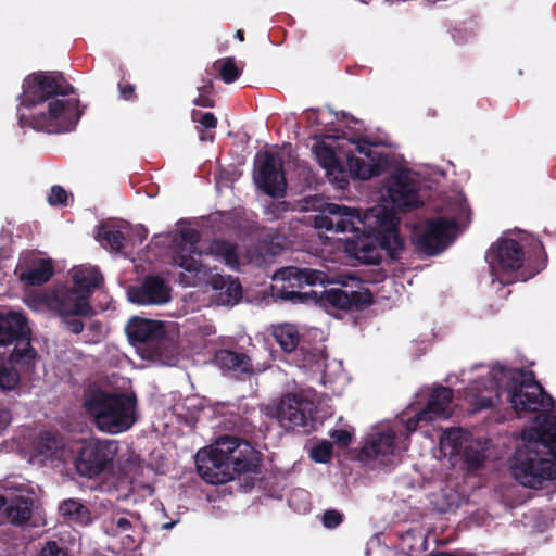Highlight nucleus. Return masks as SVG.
I'll return each instance as SVG.
<instances>
[{
  "label": "nucleus",
  "mask_w": 556,
  "mask_h": 556,
  "mask_svg": "<svg viewBox=\"0 0 556 556\" xmlns=\"http://www.w3.org/2000/svg\"><path fill=\"white\" fill-rule=\"evenodd\" d=\"M479 405L481 408H489L494 406V401L492 397H481L479 400Z\"/></svg>",
  "instance_id": "obj_52"
},
{
  "label": "nucleus",
  "mask_w": 556,
  "mask_h": 556,
  "mask_svg": "<svg viewBox=\"0 0 556 556\" xmlns=\"http://www.w3.org/2000/svg\"><path fill=\"white\" fill-rule=\"evenodd\" d=\"M316 157L319 165L326 169L328 179L336 182L338 188L344 189L349 182L345 178L344 167L336 152L323 143L316 148Z\"/></svg>",
  "instance_id": "obj_24"
},
{
  "label": "nucleus",
  "mask_w": 556,
  "mask_h": 556,
  "mask_svg": "<svg viewBox=\"0 0 556 556\" xmlns=\"http://www.w3.org/2000/svg\"><path fill=\"white\" fill-rule=\"evenodd\" d=\"M137 399L134 394L92 393L85 402L87 413L93 417L97 428L106 433H121L135 422Z\"/></svg>",
  "instance_id": "obj_5"
},
{
  "label": "nucleus",
  "mask_w": 556,
  "mask_h": 556,
  "mask_svg": "<svg viewBox=\"0 0 556 556\" xmlns=\"http://www.w3.org/2000/svg\"><path fill=\"white\" fill-rule=\"evenodd\" d=\"M544 266H545L544 264L536 266L528 277H522V280H527L528 278L535 276L544 268Z\"/></svg>",
  "instance_id": "obj_54"
},
{
  "label": "nucleus",
  "mask_w": 556,
  "mask_h": 556,
  "mask_svg": "<svg viewBox=\"0 0 556 556\" xmlns=\"http://www.w3.org/2000/svg\"><path fill=\"white\" fill-rule=\"evenodd\" d=\"M68 201V192L61 186L54 185L51 187L50 194L48 195V202L51 205H63L66 206Z\"/></svg>",
  "instance_id": "obj_42"
},
{
  "label": "nucleus",
  "mask_w": 556,
  "mask_h": 556,
  "mask_svg": "<svg viewBox=\"0 0 556 556\" xmlns=\"http://www.w3.org/2000/svg\"><path fill=\"white\" fill-rule=\"evenodd\" d=\"M273 295L281 301L292 304L324 303L341 311H363L374 303L372 293L368 288L358 286L357 290H343L331 288L320 295L316 291L302 292L305 286L329 283L328 275L324 270L308 267L288 266L278 269L273 276Z\"/></svg>",
  "instance_id": "obj_2"
},
{
  "label": "nucleus",
  "mask_w": 556,
  "mask_h": 556,
  "mask_svg": "<svg viewBox=\"0 0 556 556\" xmlns=\"http://www.w3.org/2000/svg\"><path fill=\"white\" fill-rule=\"evenodd\" d=\"M387 192L393 205L403 212H410L422 205L417 184L406 169L396 170L387 182Z\"/></svg>",
  "instance_id": "obj_15"
},
{
  "label": "nucleus",
  "mask_w": 556,
  "mask_h": 556,
  "mask_svg": "<svg viewBox=\"0 0 556 556\" xmlns=\"http://www.w3.org/2000/svg\"><path fill=\"white\" fill-rule=\"evenodd\" d=\"M119 98L125 101H135L137 99L136 86L127 81H119L118 85Z\"/></svg>",
  "instance_id": "obj_47"
},
{
  "label": "nucleus",
  "mask_w": 556,
  "mask_h": 556,
  "mask_svg": "<svg viewBox=\"0 0 556 556\" xmlns=\"http://www.w3.org/2000/svg\"><path fill=\"white\" fill-rule=\"evenodd\" d=\"M9 502L10 500H8L4 495H0V511H4L5 515Z\"/></svg>",
  "instance_id": "obj_53"
},
{
  "label": "nucleus",
  "mask_w": 556,
  "mask_h": 556,
  "mask_svg": "<svg viewBox=\"0 0 556 556\" xmlns=\"http://www.w3.org/2000/svg\"><path fill=\"white\" fill-rule=\"evenodd\" d=\"M343 521V515L336 509H328L323 515V525L328 529L338 527Z\"/></svg>",
  "instance_id": "obj_45"
},
{
  "label": "nucleus",
  "mask_w": 556,
  "mask_h": 556,
  "mask_svg": "<svg viewBox=\"0 0 556 556\" xmlns=\"http://www.w3.org/2000/svg\"><path fill=\"white\" fill-rule=\"evenodd\" d=\"M235 37H236L239 41L243 42V41H244V31H243L242 29H238V30L236 31V34H235Z\"/></svg>",
  "instance_id": "obj_55"
},
{
  "label": "nucleus",
  "mask_w": 556,
  "mask_h": 556,
  "mask_svg": "<svg viewBox=\"0 0 556 556\" xmlns=\"http://www.w3.org/2000/svg\"><path fill=\"white\" fill-rule=\"evenodd\" d=\"M525 260L522 243L511 238H500L485 253L491 274L505 286L517 281Z\"/></svg>",
  "instance_id": "obj_10"
},
{
  "label": "nucleus",
  "mask_w": 556,
  "mask_h": 556,
  "mask_svg": "<svg viewBox=\"0 0 556 556\" xmlns=\"http://www.w3.org/2000/svg\"><path fill=\"white\" fill-rule=\"evenodd\" d=\"M462 454L469 470L479 469L485 460L484 447L479 441L467 443L462 447Z\"/></svg>",
  "instance_id": "obj_34"
},
{
  "label": "nucleus",
  "mask_w": 556,
  "mask_h": 556,
  "mask_svg": "<svg viewBox=\"0 0 556 556\" xmlns=\"http://www.w3.org/2000/svg\"><path fill=\"white\" fill-rule=\"evenodd\" d=\"M357 151L364 154L368 161L356 157L353 154L346 155V165L349 173L353 178L367 180L371 177L378 176L381 173V166L376 160V154L370 146L357 144Z\"/></svg>",
  "instance_id": "obj_22"
},
{
  "label": "nucleus",
  "mask_w": 556,
  "mask_h": 556,
  "mask_svg": "<svg viewBox=\"0 0 556 556\" xmlns=\"http://www.w3.org/2000/svg\"><path fill=\"white\" fill-rule=\"evenodd\" d=\"M50 306L60 317L63 315L91 317L96 314L86 296H81L73 288H64L56 291L50 300Z\"/></svg>",
  "instance_id": "obj_20"
},
{
  "label": "nucleus",
  "mask_w": 556,
  "mask_h": 556,
  "mask_svg": "<svg viewBox=\"0 0 556 556\" xmlns=\"http://www.w3.org/2000/svg\"><path fill=\"white\" fill-rule=\"evenodd\" d=\"M395 432H377L372 434L361 448L359 459L363 462L379 459L386 463L387 458L394 455L396 448Z\"/></svg>",
  "instance_id": "obj_21"
},
{
  "label": "nucleus",
  "mask_w": 556,
  "mask_h": 556,
  "mask_svg": "<svg viewBox=\"0 0 556 556\" xmlns=\"http://www.w3.org/2000/svg\"><path fill=\"white\" fill-rule=\"evenodd\" d=\"M103 282V276L97 267H79L73 273V289L88 300Z\"/></svg>",
  "instance_id": "obj_28"
},
{
  "label": "nucleus",
  "mask_w": 556,
  "mask_h": 556,
  "mask_svg": "<svg viewBox=\"0 0 556 556\" xmlns=\"http://www.w3.org/2000/svg\"><path fill=\"white\" fill-rule=\"evenodd\" d=\"M195 465L200 477L210 484H224L232 480L228 463L208 448L198 451Z\"/></svg>",
  "instance_id": "obj_19"
},
{
  "label": "nucleus",
  "mask_w": 556,
  "mask_h": 556,
  "mask_svg": "<svg viewBox=\"0 0 556 556\" xmlns=\"http://www.w3.org/2000/svg\"><path fill=\"white\" fill-rule=\"evenodd\" d=\"M241 441L242 439L237 437L223 435L216 440L215 445L210 447L208 451L213 452L214 454H218L220 458L228 462L232 455V452L237 450L239 442Z\"/></svg>",
  "instance_id": "obj_35"
},
{
  "label": "nucleus",
  "mask_w": 556,
  "mask_h": 556,
  "mask_svg": "<svg viewBox=\"0 0 556 556\" xmlns=\"http://www.w3.org/2000/svg\"><path fill=\"white\" fill-rule=\"evenodd\" d=\"M200 139H201V140H204V139H205V138H204V134H203V132L201 134Z\"/></svg>",
  "instance_id": "obj_59"
},
{
  "label": "nucleus",
  "mask_w": 556,
  "mask_h": 556,
  "mask_svg": "<svg viewBox=\"0 0 556 556\" xmlns=\"http://www.w3.org/2000/svg\"><path fill=\"white\" fill-rule=\"evenodd\" d=\"M330 438L341 447H346L352 442V433L345 429H336L331 431Z\"/></svg>",
  "instance_id": "obj_46"
},
{
  "label": "nucleus",
  "mask_w": 556,
  "mask_h": 556,
  "mask_svg": "<svg viewBox=\"0 0 556 556\" xmlns=\"http://www.w3.org/2000/svg\"><path fill=\"white\" fill-rule=\"evenodd\" d=\"M457 223L455 219L434 217L426 220L421 231L413 237V243L419 253L428 256L443 252L454 240Z\"/></svg>",
  "instance_id": "obj_13"
},
{
  "label": "nucleus",
  "mask_w": 556,
  "mask_h": 556,
  "mask_svg": "<svg viewBox=\"0 0 556 556\" xmlns=\"http://www.w3.org/2000/svg\"><path fill=\"white\" fill-rule=\"evenodd\" d=\"M333 446L330 441L323 440L311 448L309 457L319 464H327L331 460Z\"/></svg>",
  "instance_id": "obj_37"
},
{
  "label": "nucleus",
  "mask_w": 556,
  "mask_h": 556,
  "mask_svg": "<svg viewBox=\"0 0 556 556\" xmlns=\"http://www.w3.org/2000/svg\"><path fill=\"white\" fill-rule=\"evenodd\" d=\"M78 315H63L62 323L64 324L65 328L74 334H79L83 332L85 325L84 323L76 318Z\"/></svg>",
  "instance_id": "obj_44"
},
{
  "label": "nucleus",
  "mask_w": 556,
  "mask_h": 556,
  "mask_svg": "<svg viewBox=\"0 0 556 556\" xmlns=\"http://www.w3.org/2000/svg\"><path fill=\"white\" fill-rule=\"evenodd\" d=\"M7 364L2 358H0V389L2 391H12L15 390L21 381L22 375H31L33 371L24 372L18 365L11 364L8 361Z\"/></svg>",
  "instance_id": "obj_31"
},
{
  "label": "nucleus",
  "mask_w": 556,
  "mask_h": 556,
  "mask_svg": "<svg viewBox=\"0 0 556 556\" xmlns=\"http://www.w3.org/2000/svg\"><path fill=\"white\" fill-rule=\"evenodd\" d=\"M176 262L186 271L180 274L184 286L210 285L218 292L217 301L223 305H233L241 300L242 287L238 278L214 274L212 268L194 256L179 255Z\"/></svg>",
  "instance_id": "obj_7"
},
{
  "label": "nucleus",
  "mask_w": 556,
  "mask_h": 556,
  "mask_svg": "<svg viewBox=\"0 0 556 556\" xmlns=\"http://www.w3.org/2000/svg\"><path fill=\"white\" fill-rule=\"evenodd\" d=\"M200 237H201L200 232L194 228H185V229L180 230L181 240L185 243L190 244V247H191L190 254H185L186 256H193L192 254L195 253V244L200 241ZM180 254H177L174 258L176 264H177L176 258Z\"/></svg>",
  "instance_id": "obj_40"
},
{
  "label": "nucleus",
  "mask_w": 556,
  "mask_h": 556,
  "mask_svg": "<svg viewBox=\"0 0 556 556\" xmlns=\"http://www.w3.org/2000/svg\"><path fill=\"white\" fill-rule=\"evenodd\" d=\"M193 104L197 106L202 108H214L215 106V100L212 99L211 96L207 94H199L194 100Z\"/></svg>",
  "instance_id": "obj_48"
},
{
  "label": "nucleus",
  "mask_w": 556,
  "mask_h": 556,
  "mask_svg": "<svg viewBox=\"0 0 556 556\" xmlns=\"http://www.w3.org/2000/svg\"><path fill=\"white\" fill-rule=\"evenodd\" d=\"M191 118L194 123H199L203 128L214 129L217 127V118L211 112H201L199 110H193L191 113Z\"/></svg>",
  "instance_id": "obj_39"
},
{
  "label": "nucleus",
  "mask_w": 556,
  "mask_h": 556,
  "mask_svg": "<svg viewBox=\"0 0 556 556\" xmlns=\"http://www.w3.org/2000/svg\"><path fill=\"white\" fill-rule=\"evenodd\" d=\"M117 453V441L91 438L83 442L75 459V468L81 477L98 478L112 470Z\"/></svg>",
  "instance_id": "obj_11"
},
{
  "label": "nucleus",
  "mask_w": 556,
  "mask_h": 556,
  "mask_svg": "<svg viewBox=\"0 0 556 556\" xmlns=\"http://www.w3.org/2000/svg\"><path fill=\"white\" fill-rule=\"evenodd\" d=\"M173 525H174L173 522L165 523V525H164V528H170V527H173Z\"/></svg>",
  "instance_id": "obj_57"
},
{
  "label": "nucleus",
  "mask_w": 556,
  "mask_h": 556,
  "mask_svg": "<svg viewBox=\"0 0 556 556\" xmlns=\"http://www.w3.org/2000/svg\"><path fill=\"white\" fill-rule=\"evenodd\" d=\"M14 343L9 355V362L18 365L24 372L33 371L36 367L38 353L30 343V329L24 314L0 312V346Z\"/></svg>",
  "instance_id": "obj_8"
},
{
  "label": "nucleus",
  "mask_w": 556,
  "mask_h": 556,
  "mask_svg": "<svg viewBox=\"0 0 556 556\" xmlns=\"http://www.w3.org/2000/svg\"><path fill=\"white\" fill-rule=\"evenodd\" d=\"M130 302L139 305H162L170 300V287L165 280L155 275H148L140 286L128 289Z\"/></svg>",
  "instance_id": "obj_17"
},
{
  "label": "nucleus",
  "mask_w": 556,
  "mask_h": 556,
  "mask_svg": "<svg viewBox=\"0 0 556 556\" xmlns=\"http://www.w3.org/2000/svg\"><path fill=\"white\" fill-rule=\"evenodd\" d=\"M361 224L364 223L357 210L336 203L327 204L314 218L315 228L336 232H356Z\"/></svg>",
  "instance_id": "obj_16"
},
{
  "label": "nucleus",
  "mask_w": 556,
  "mask_h": 556,
  "mask_svg": "<svg viewBox=\"0 0 556 556\" xmlns=\"http://www.w3.org/2000/svg\"><path fill=\"white\" fill-rule=\"evenodd\" d=\"M227 463L232 472V480L237 475L256 472L258 468L257 452L250 442L242 439Z\"/></svg>",
  "instance_id": "obj_23"
},
{
  "label": "nucleus",
  "mask_w": 556,
  "mask_h": 556,
  "mask_svg": "<svg viewBox=\"0 0 556 556\" xmlns=\"http://www.w3.org/2000/svg\"><path fill=\"white\" fill-rule=\"evenodd\" d=\"M533 249L534 250H539L540 252H543L544 248H543V244L540 241H535Z\"/></svg>",
  "instance_id": "obj_56"
},
{
  "label": "nucleus",
  "mask_w": 556,
  "mask_h": 556,
  "mask_svg": "<svg viewBox=\"0 0 556 556\" xmlns=\"http://www.w3.org/2000/svg\"><path fill=\"white\" fill-rule=\"evenodd\" d=\"M12 420V415L9 409L0 408V434L5 430Z\"/></svg>",
  "instance_id": "obj_49"
},
{
  "label": "nucleus",
  "mask_w": 556,
  "mask_h": 556,
  "mask_svg": "<svg viewBox=\"0 0 556 556\" xmlns=\"http://www.w3.org/2000/svg\"><path fill=\"white\" fill-rule=\"evenodd\" d=\"M59 514L67 523L88 527L93 518L90 509L77 498L63 500L59 505Z\"/></svg>",
  "instance_id": "obj_26"
},
{
  "label": "nucleus",
  "mask_w": 556,
  "mask_h": 556,
  "mask_svg": "<svg viewBox=\"0 0 556 556\" xmlns=\"http://www.w3.org/2000/svg\"><path fill=\"white\" fill-rule=\"evenodd\" d=\"M273 336L281 350L286 353L294 352L300 343L299 330L291 324H282L274 327Z\"/></svg>",
  "instance_id": "obj_30"
},
{
  "label": "nucleus",
  "mask_w": 556,
  "mask_h": 556,
  "mask_svg": "<svg viewBox=\"0 0 556 556\" xmlns=\"http://www.w3.org/2000/svg\"><path fill=\"white\" fill-rule=\"evenodd\" d=\"M210 254L223 258L229 266L238 264V254L236 245L229 241L222 239H214L208 247Z\"/></svg>",
  "instance_id": "obj_32"
},
{
  "label": "nucleus",
  "mask_w": 556,
  "mask_h": 556,
  "mask_svg": "<svg viewBox=\"0 0 556 556\" xmlns=\"http://www.w3.org/2000/svg\"><path fill=\"white\" fill-rule=\"evenodd\" d=\"M103 325L100 320H94L89 325V330L101 334Z\"/></svg>",
  "instance_id": "obj_51"
},
{
  "label": "nucleus",
  "mask_w": 556,
  "mask_h": 556,
  "mask_svg": "<svg viewBox=\"0 0 556 556\" xmlns=\"http://www.w3.org/2000/svg\"><path fill=\"white\" fill-rule=\"evenodd\" d=\"M510 471L521 485L538 489L556 477V416H545L536 426L521 433Z\"/></svg>",
  "instance_id": "obj_3"
},
{
  "label": "nucleus",
  "mask_w": 556,
  "mask_h": 556,
  "mask_svg": "<svg viewBox=\"0 0 556 556\" xmlns=\"http://www.w3.org/2000/svg\"><path fill=\"white\" fill-rule=\"evenodd\" d=\"M38 556H68V549L56 541L48 540L41 545Z\"/></svg>",
  "instance_id": "obj_38"
},
{
  "label": "nucleus",
  "mask_w": 556,
  "mask_h": 556,
  "mask_svg": "<svg viewBox=\"0 0 556 556\" xmlns=\"http://www.w3.org/2000/svg\"><path fill=\"white\" fill-rule=\"evenodd\" d=\"M125 331L131 344L142 345L143 358L164 362L174 354V343L161 320L134 316L128 320Z\"/></svg>",
  "instance_id": "obj_9"
},
{
  "label": "nucleus",
  "mask_w": 556,
  "mask_h": 556,
  "mask_svg": "<svg viewBox=\"0 0 556 556\" xmlns=\"http://www.w3.org/2000/svg\"><path fill=\"white\" fill-rule=\"evenodd\" d=\"M33 505L34 501L30 497L14 496L9 502L5 517L14 526L25 525L31 518Z\"/></svg>",
  "instance_id": "obj_29"
},
{
  "label": "nucleus",
  "mask_w": 556,
  "mask_h": 556,
  "mask_svg": "<svg viewBox=\"0 0 556 556\" xmlns=\"http://www.w3.org/2000/svg\"><path fill=\"white\" fill-rule=\"evenodd\" d=\"M503 376L506 381L500 388L517 414L536 413L554 406L553 397L536 381L533 371L514 368L504 370Z\"/></svg>",
  "instance_id": "obj_6"
},
{
  "label": "nucleus",
  "mask_w": 556,
  "mask_h": 556,
  "mask_svg": "<svg viewBox=\"0 0 556 556\" xmlns=\"http://www.w3.org/2000/svg\"><path fill=\"white\" fill-rule=\"evenodd\" d=\"M309 494L303 490L293 492L288 502L291 507L296 510L306 511L309 508L308 502Z\"/></svg>",
  "instance_id": "obj_41"
},
{
  "label": "nucleus",
  "mask_w": 556,
  "mask_h": 556,
  "mask_svg": "<svg viewBox=\"0 0 556 556\" xmlns=\"http://www.w3.org/2000/svg\"><path fill=\"white\" fill-rule=\"evenodd\" d=\"M109 523H110V533L112 535H118V534L128 532L132 529L131 521L125 517H119L117 519L112 518Z\"/></svg>",
  "instance_id": "obj_43"
},
{
  "label": "nucleus",
  "mask_w": 556,
  "mask_h": 556,
  "mask_svg": "<svg viewBox=\"0 0 556 556\" xmlns=\"http://www.w3.org/2000/svg\"><path fill=\"white\" fill-rule=\"evenodd\" d=\"M22 88L18 98L23 108L35 109L47 103V111L20 114L18 123L22 127L29 126L49 134L67 132L76 127L84 110L79 108L78 99L63 98L75 93V88L62 73H31L24 78Z\"/></svg>",
  "instance_id": "obj_1"
},
{
  "label": "nucleus",
  "mask_w": 556,
  "mask_h": 556,
  "mask_svg": "<svg viewBox=\"0 0 556 556\" xmlns=\"http://www.w3.org/2000/svg\"><path fill=\"white\" fill-rule=\"evenodd\" d=\"M457 445H459L462 447V444H457L456 442L454 443V447H457Z\"/></svg>",
  "instance_id": "obj_60"
},
{
  "label": "nucleus",
  "mask_w": 556,
  "mask_h": 556,
  "mask_svg": "<svg viewBox=\"0 0 556 556\" xmlns=\"http://www.w3.org/2000/svg\"><path fill=\"white\" fill-rule=\"evenodd\" d=\"M253 179L256 187L267 195H283L287 180L281 157L268 150L258 152L254 159Z\"/></svg>",
  "instance_id": "obj_14"
},
{
  "label": "nucleus",
  "mask_w": 556,
  "mask_h": 556,
  "mask_svg": "<svg viewBox=\"0 0 556 556\" xmlns=\"http://www.w3.org/2000/svg\"><path fill=\"white\" fill-rule=\"evenodd\" d=\"M198 90H199V94L212 96L213 90H214L212 80L205 81L202 86L198 87Z\"/></svg>",
  "instance_id": "obj_50"
},
{
  "label": "nucleus",
  "mask_w": 556,
  "mask_h": 556,
  "mask_svg": "<svg viewBox=\"0 0 556 556\" xmlns=\"http://www.w3.org/2000/svg\"><path fill=\"white\" fill-rule=\"evenodd\" d=\"M98 239L104 248L119 252L124 248L125 236L115 225L103 226L98 235Z\"/></svg>",
  "instance_id": "obj_33"
},
{
  "label": "nucleus",
  "mask_w": 556,
  "mask_h": 556,
  "mask_svg": "<svg viewBox=\"0 0 556 556\" xmlns=\"http://www.w3.org/2000/svg\"><path fill=\"white\" fill-rule=\"evenodd\" d=\"M20 280L27 286H41L48 282L54 274L51 260L36 258L31 264L20 268Z\"/></svg>",
  "instance_id": "obj_25"
},
{
  "label": "nucleus",
  "mask_w": 556,
  "mask_h": 556,
  "mask_svg": "<svg viewBox=\"0 0 556 556\" xmlns=\"http://www.w3.org/2000/svg\"><path fill=\"white\" fill-rule=\"evenodd\" d=\"M352 281H356L355 278H350ZM357 283L359 285L361 283V280H357Z\"/></svg>",
  "instance_id": "obj_58"
},
{
  "label": "nucleus",
  "mask_w": 556,
  "mask_h": 556,
  "mask_svg": "<svg viewBox=\"0 0 556 556\" xmlns=\"http://www.w3.org/2000/svg\"><path fill=\"white\" fill-rule=\"evenodd\" d=\"M396 218L389 214L377 217V226L364 231L349 243L348 251L366 265H378L383 250L392 260H399L404 250V240L399 232Z\"/></svg>",
  "instance_id": "obj_4"
},
{
  "label": "nucleus",
  "mask_w": 556,
  "mask_h": 556,
  "mask_svg": "<svg viewBox=\"0 0 556 556\" xmlns=\"http://www.w3.org/2000/svg\"><path fill=\"white\" fill-rule=\"evenodd\" d=\"M215 362L225 370L248 375L253 372L251 358L242 352H236L228 349L218 350L215 353Z\"/></svg>",
  "instance_id": "obj_27"
},
{
  "label": "nucleus",
  "mask_w": 556,
  "mask_h": 556,
  "mask_svg": "<svg viewBox=\"0 0 556 556\" xmlns=\"http://www.w3.org/2000/svg\"><path fill=\"white\" fill-rule=\"evenodd\" d=\"M218 62L222 63L219 66V76L224 83L231 84L240 77L241 71L238 68L233 58H225Z\"/></svg>",
  "instance_id": "obj_36"
},
{
  "label": "nucleus",
  "mask_w": 556,
  "mask_h": 556,
  "mask_svg": "<svg viewBox=\"0 0 556 556\" xmlns=\"http://www.w3.org/2000/svg\"><path fill=\"white\" fill-rule=\"evenodd\" d=\"M314 402L299 393L285 394L277 404L267 407V415L285 429L302 428L309 432L314 428Z\"/></svg>",
  "instance_id": "obj_12"
},
{
  "label": "nucleus",
  "mask_w": 556,
  "mask_h": 556,
  "mask_svg": "<svg viewBox=\"0 0 556 556\" xmlns=\"http://www.w3.org/2000/svg\"><path fill=\"white\" fill-rule=\"evenodd\" d=\"M453 400V390L439 386L432 390L426 406L407 421L408 430H416L421 422L433 421L448 416V406Z\"/></svg>",
  "instance_id": "obj_18"
}]
</instances>
